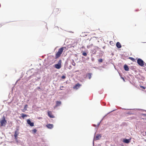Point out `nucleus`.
I'll use <instances>...</instances> for the list:
<instances>
[{
  "label": "nucleus",
  "mask_w": 146,
  "mask_h": 146,
  "mask_svg": "<svg viewBox=\"0 0 146 146\" xmlns=\"http://www.w3.org/2000/svg\"><path fill=\"white\" fill-rule=\"evenodd\" d=\"M66 47H63L58 49V52L56 54L55 57L56 58H57L59 57L62 54L63 51V50L66 49Z\"/></svg>",
  "instance_id": "obj_1"
},
{
  "label": "nucleus",
  "mask_w": 146,
  "mask_h": 146,
  "mask_svg": "<svg viewBox=\"0 0 146 146\" xmlns=\"http://www.w3.org/2000/svg\"><path fill=\"white\" fill-rule=\"evenodd\" d=\"M54 67L57 69H60L61 67V60H59L58 64L54 65Z\"/></svg>",
  "instance_id": "obj_2"
},
{
  "label": "nucleus",
  "mask_w": 146,
  "mask_h": 146,
  "mask_svg": "<svg viewBox=\"0 0 146 146\" xmlns=\"http://www.w3.org/2000/svg\"><path fill=\"white\" fill-rule=\"evenodd\" d=\"M1 126H5L7 123V121L5 118L1 120L0 121Z\"/></svg>",
  "instance_id": "obj_3"
},
{
  "label": "nucleus",
  "mask_w": 146,
  "mask_h": 146,
  "mask_svg": "<svg viewBox=\"0 0 146 146\" xmlns=\"http://www.w3.org/2000/svg\"><path fill=\"white\" fill-rule=\"evenodd\" d=\"M137 63L138 64L141 66H143L144 65L143 61L140 58H138L137 60Z\"/></svg>",
  "instance_id": "obj_4"
},
{
  "label": "nucleus",
  "mask_w": 146,
  "mask_h": 146,
  "mask_svg": "<svg viewBox=\"0 0 146 146\" xmlns=\"http://www.w3.org/2000/svg\"><path fill=\"white\" fill-rule=\"evenodd\" d=\"M17 130H16L15 131L14 134V136L15 139H17V136L19 133V132L18 131L19 129H17Z\"/></svg>",
  "instance_id": "obj_5"
},
{
  "label": "nucleus",
  "mask_w": 146,
  "mask_h": 146,
  "mask_svg": "<svg viewBox=\"0 0 146 146\" xmlns=\"http://www.w3.org/2000/svg\"><path fill=\"white\" fill-rule=\"evenodd\" d=\"M27 123L31 126L33 127L34 126V123L33 122H31L30 120L28 119L27 120Z\"/></svg>",
  "instance_id": "obj_6"
},
{
  "label": "nucleus",
  "mask_w": 146,
  "mask_h": 146,
  "mask_svg": "<svg viewBox=\"0 0 146 146\" xmlns=\"http://www.w3.org/2000/svg\"><path fill=\"white\" fill-rule=\"evenodd\" d=\"M48 116L50 118H54V116L52 114V112L51 111H48Z\"/></svg>",
  "instance_id": "obj_7"
},
{
  "label": "nucleus",
  "mask_w": 146,
  "mask_h": 146,
  "mask_svg": "<svg viewBox=\"0 0 146 146\" xmlns=\"http://www.w3.org/2000/svg\"><path fill=\"white\" fill-rule=\"evenodd\" d=\"M101 137V136L100 134H98L94 137V140H99Z\"/></svg>",
  "instance_id": "obj_8"
},
{
  "label": "nucleus",
  "mask_w": 146,
  "mask_h": 146,
  "mask_svg": "<svg viewBox=\"0 0 146 146\" xmlns=\"http://www.w3.org/2000/svg\"><path fill=\"white\" fill-rule=\"evenodd\" d=\"M81 86V85L79 83H78L76 84V85L73 88L74 89H77L79 88Z\"/></svg>",
  "instance_id": "obj_9"
},
{
  "label": "nucleus",
  "mask_w": 146,
  "mask_h": 146,
  "mask_svg": "<svg viewBox=\"0 0 146 146\" xmlns=\"http://www.w3.org/2000/svg\"><path fill=\"white\" fill-rule=\"evenodd\" d=\"M46 127L49 129H51L53 127V124H49L46 125Z\"/></svg>",
  "instance_id": "obj_10"
},
{
  "label": "nucleus",
  "mask_w": 146,
  "mask_h": 146,
  "mask_svg": "<svg viewBox=\"0 0 146 146\" xmlns=\"http://www.w3.org/2000/svg\"><path fill=\"white\" fill-rule=\"evenodd\" d=\"M124 68L125 70L127 71H128L129 70V68L128 67L127 65L125 64L124 66Z\"/></svg>",
  "instance_id": "obj_11"
},
{
  "label": "nucleus",
  "mask_w": 146,
  "mask_h": 146,
  "mask_svg": "<svg viewBox=\"0 0 146 146\" xmlns=\"http://www.w3.org/2000/svg\"><path fill=\"white\" fill-rule=\"evenodd\" d=\"M116 46L117 47L119 48H121V44L119 42H117Z\"/></svg>",
  "instance_id": "obj_12"
},
{
  "label": "nucleus",
  "mask_w": 146,
  "mask_h": 146,
  "mask_svg": "<svg viewBox=\"0 0 146 146\" xmlns=\"http://www.w3.org/2000/svg\"><path fill=\"white\" fill-rule=\"evenodd\" d=\"M123 142L126 143H129V142H130V140H129V139H124L123 140Z\"/></svg>",
  "instance_id": "obj_13"
},
{
  "label": "nucleus",
  "mask_w": 146,
  "mask_h": 146,
  "mask_svg": "<svg viewBox=\"0 0 146 146\" xmlns=\"http://www.w3.org/2000/svg\"><path fill=\"white\" fill-rule=\"evenodd\" d=\"M61 104V102L60 101H57L56 102V106L57 107L59 106Z\"/></svg>",
  "instance_id": "obj_14"
},
{
  "label": "nucleus",
  "mask_w": 146,
  "mask_h": 146,
  "mask_svg": "<svg viewBox=\"0 0 146 146\" xmlns=\"http://www.w3.org/2000/svg\"><path fill=\"white\" fill-rule=\"evenodd\" d=\"M92 74L90 73H88L87 74L86 76H88L89 79H90L91 77Z\"/></svg>",
  "instance_id": "obj_15"
},
{
  "label": "nucleus",
  "mask_w": 146,
  "mask_h": 146,
  "mask_svg": "<svg viewBox=\"0 0 146 146\" xmlns=\"http://www.w3.org/2000/svg\"><path fill=\"white\" fill-rule=\"evenodd\" d=\"M60 10L58 9H54V12L55 13L57 12L58 13H59L60 12Z\"/></svg>",
  "instance_id": "obj_16"
},
{
  "label": "nucleus",
  "mask_w": 146,
  "mask_h": 146,
  "mask_svg": "<svg viewBox=\"0 0 146 146\" xmlns=\"http://www.w3.org/2000/svg\"><path fill=\"white\" fill-rule=\"evenodd\" d=\"M21 115H22V117H23V119H24L25 117H27L28 116V115H26V114H24V113H22L21 114Z\"/></svg>",
  "instance_id": "obj_17"
},
{
  "label": "nucleus",
  "mask_w": 146,
  "mask_h": 146,
  "mask_svg": "<svg viewBox=\"0 0 146 146\" xmlns=\"http://www.w3.org/2000/svg\"><path fill=\"white\" fill-rule=\"evenodd\" d=\"M129 59H130V60H131L133 62L135 61V59L134 58H133L132 57H129Z\"/></svg>",
  "instance_id": "obj_18"
},
{
  "label": "nucleus",
  "mask_w": 146,
  "mask_h": 146,
  "mask_svg": "<svg viewBox=\"0 0 146 146\" xmlns=\"http://www.w3.org/2000/svg\"><path fill=\"white\" fill-rule=\"evenodd\" d=\"M32 131L33 133H35L36 132L37 130L36 129H34L32 130Z\"/></svg>",
  "instance_id": "obj_19"
},
{
  "label": "nucleus",
  "mask_w": 146,
  "mask_h": 146,
  "mask_svg": "<svg viewBox=\"0 0 146 146\" xmlns=\"http://www.w3.org/2000/svg\"><path fill=\"white\" fill-rule=\"evenodd\" d=\"M82 54L83 56H86L87 55V53L85 52H83L82 53Z\"/></svg>",
  "instance_id": "obj_20"
},
{
  "label": "nucleus",
  "mask_w": 146,
  "mask_h": 146,
  "mask_svg": "<svg viewBox=\"0 0 146 146\" xmlns=\"http://www.w3.org/2000/svg\"><path fill=\"white\" fill-rule=\"evenodd\" d=\"M93 45V44H90V45H88L87 46V48H90V47L91 46H92Z\"/></svg>",
  "instance_id": "obj_21"
},
{
  "label": "nucleus",
  "mask_w": 146,
  "mask_h": 146,
  "mask_svg": "<svg viewBox=\"0 0 146 146\" xmlns=\"http://www.w3.org/2000/svg\"><path fill=\"white\" fill-rule=\"evenodd\" d=\"M64 87L63 86H61L60 87V90H63V88H64Z\"/></svg>",
  "instance_id": "obj_22"
},
{
  "label": "nucleus",
  "mask_w": 146,
  "mask_h": 146,
  "mask_svg": "<svg viewBox=\"0 0 146 146\" xmlns=\"http://www.w3.org/2000/svg\"><path fill=\"white\" fill-rule=\"evenodd\" d=\"M28 107V105H26L25 106L24 108L25 109V110H27V108Z\"/></svg>",
  "instance_id": "obj_23"
},
{
  "label": "nucleus",
  "mask_w": 146,
  "mask_h": 146,
  "mask_svg": "<svg viewBox=\"0 0 146 146\" xmlns=\"http://www.w3.org/2000/svg\"><path fill=\"white\" fill-rule=\"evenodd\" d=\"M140 87L141 88H143L144 89H145V87H144L143 86H140Z\"/></svg>",
  "instance_id": "obj_24"
},
{
  "label": "nucleus",
  "mask_w": 146,
  "mask_h": 146,
  "mask_svg": "<svg viewBox=\"0 0 146 146\" xmlns=\"http://www.w3.org/2000/svg\"><path fill=\"white\" fill-rule=\"evenodd\" d=\"M98 61L100 62H102L103 61V60L102 59H100L98 60Z\"/></svg>",
  "instance_id": "obj_25"
},
{
  "label": "nucleus",
  "mask_w": 146,
  "mask_h": 146,
  "mask_svg": "<svg viewBox=\"0 0 146 146\" xmlns=\"http://www.w3.org/2000/svg\"><path fill=\"white\" fill-rule=\"evenodd\" d=\"M65 78H66V77L64 76H63L61 77V78L62 79H64Z\"/></svg>",
  "instance_id": "obj_26"
},
{
  "label": "nucleus",
  "mask_w": 146,
  "mask_h": 146,
  "mask_svg": "<svg viewBox=\"0 0 146 146\" xmlns=\"http://www.w3.org/2000/svg\"><path fill=\"white\" fill-rule=\"evenodd\" d=\"M72 65L74 66H75L76 65V63L74 62V60H73Z\"/></svg>",
  "instance_id": "obj_27"
},
{
  "label": "nucleus",
  "mask_w": 146,
  "mask_h": 146,
  "mask_svg": "<svg viewBox=\"0 0 146 146\" xmlns=\"http://www.w3.org/2000/svg\"><path fill=\"white\" fill-rule=\"evenodd\" d=\"M145 135H146V131L145 132Z\"/></svg>",
  "instance_id": "obj_28"
},
{
  "label": "nucleus",
  "mask_w": 146,
  "mask_h": 146,
  "mask_svg": "<svg viewBox=\"0 0 146 146\" xmlns=\"http://www.w3.org/2000/svg\"><path fill=\"white\" fill-rule=\"evenodd\" d=\"M121 146H124V145H121Z\"/></svg>",
  "instance_id": "obj_29"
},
{
  "label": "nucleus",
  "mask_w": 146,
  "mask_h": 146,
  "mask_svg": "<svg viewBox=\"0 0 146 146\" xmlns=\"http://www.w3.org/2000/svg\"><path fill=\"white\" fill-rule=\"evenodd\" d=\"M122 79H123L124 80L123 78H122Z\"/></svg>",
  "instance_id": "obj_30"
},
{
  "label": "nucleus",
  "mask_w": 146,
  "mask_h": 146,
  "mask_svg": "<svg viewBox=\"0 0 146 146\" xmlns=\"http://www.w3.org/2000/svg\"><path fill=\"white\" fill-rule=\"evenodd\" d=\"M91 40V39H90V41Z\"/></svg>",
  "instance_id": "obj_31"
}]
</instances>
